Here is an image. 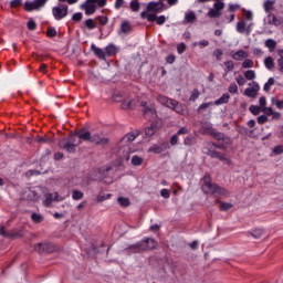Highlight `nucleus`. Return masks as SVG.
<instances>
[{
	"instance_id": "obj_40",
	"label": "nucleus",
	"mask_w": 283,
	"mask_h": 283,
	"mask_svg": "<svg viewBox=\"0 0 283 283\" xmlns=\"http://www.w3.org/2000/svg\"><path fill=\"white\" fill-rule=\"evenodd\" d=\"M198 98H200V91H198V88H195L189 97V101L196 102L198 101Z\"/></svg>"
},
{
	"instance_id": "obj_54",
	"label": "nucleus",
	"mask_w": 283,
	"mask_h": 283,
	"mask_svg": "<svg viewBox=\"0 0 283 283\" xmlns=\"http://www.w3.org/2000/svg\"><path fill=\"white\" fill-rule=\"evenodd\" d=\"M109 198H112V195L107 193V195H99L97 197V202H105V200H109Z\"/></svg>"
},
{
	"instance_id": "obj_5",
	"label": "nucleus",
	"mask_w": 283,
	"mask_h": 283,
	"mask_svg": "<svg viewBox=\"0 0 283 283\" xmlns=\"http://www.w3.org/2000/svg\"><path fill=\"white\" fill-rule=\"evenodd\" d=\"M140 107L146 120H154V118H156L157 116L156 106H154V104H148L147 102H140Z\"/></svg>"
},
{
	"instance_id": "obj_21",
	"label": "nucleus",
	"mask_w": 283,
	"mask_h": 283,
	"mask_svg": "<svg viewBox=\"0 0 283 283\" xmlns=\"http://www.w3.org/2000/svg\"><path fill=\"white\" fill-rule=\"evenodd\" d=\"M156 132H158V125L153 123V124H150V126L145 128V137L151 138V136H154V134H156Z\"/></svg>"
},
{
	"instance_id": "obj_3",
	"label": "nucleus",
	"mask_w": 283,
	"mask_h": 283,
	"mask_svg": "<svg viewBox=\"0 0 283 283\" xmlns=\"http://www.w3.org/2000/svg\"><path fill=\"white\" fill-rule=\"evenodd\" d=\"M107 0H86L81 4V10L85 11L86 17H92L96 12V8H105Z\"/></svg>"
},
{
	"instance_id": "obj_27",
	"label": "nucleus",
	"mask_w": 283,
	"mask_h": 283,
	"mask_svg": "<svg viewBox=\"0 0 283 283\" xmlns=\"http://www.w3.org/2000/svg\"><path fill=\"white\" fill-rule=\"evenodd\" d=\"M250 235H252V238H254V240H260V238H262V235H264V229H254V230L250 231Z\"/></svg>"
},
{
	"instance_id": "obj_6",
	"label": "nucleus",
	"mask_w": 283,
	"mask_h": 283,
	"mask_svg": "<svg viewBox=\"0 0 283 283\" xmlns=\"http://www.w3.org/2000/svg\"><path fill=\"white\" fill-rule=\"evenodd\" d=\"M224 10V2H214L213 8H211L207 15L209 19H220L222 17V11Z\"/></svg>"
},
{
	"instance_id": "obj_11",
	"label": "nucleus",
	"mask_w": 283,
	"mask_h": 283,
	"mask_svg": "<svg viewBox=\"0 0 283 283\" xmlns=\"http://www.w3.org/2000/svg\"><path fill=\"white\" fill-rule=\"evenodd\" d=\"M34 249L38 253H54V245L52 243H38Z\"/></svg>"
},
{
	"instance_id": "obj_46",
	"label": "nucleus",
	"mask_w": 283,
	"mask_h": 283,
	"mask_svg": "<svg viewBox=\"0 0 283 283\" xmlns=\"http://www.w3.org/2000/svg\"><path fill=\"white\" fill-rule=\"evenodd\" d=\"M211 105H213V103H211V102L202 103L201 105H199V107L197 109L198 114H200L205 109H209V107H211Z\"/></svg>"
},
{
	"instance_id": "obj_30",
	"label": "nucleus",
	"mask_w": 283,
	"mask_h": 283,
	"mask_svg": "<svg viewBox=\"0 0 283 283\" xmlns=\"http://www.w3.org/2000/svg\"><path fill=\"white\" fill-rule=\"evenodd\" d=\"M77 136H80V140H92V133L87 130H81Z\"/></svg>"
},
{
	"instance_id": "obj_39",
	"label": "nucleus",
	"mask_w": 283,
	"mask_h": 283,
	"mask_svg": "<svg viewBox=\"0 0 283 283\" xmlns=\"http://www.w3.org/2000/svg\"><path fill=\"white\" fill-rule=\"evenodd\" d=\"M52 202H54V195L53 193H48L45 196L44 206L50 207V205H52Z\"/></svg>"
},
{
	"instance_id": "obj_47",
	"label": "nucleus",
	"mask_w": 283,
	"mask_h": 283,
	"mask_svg": "<svg viewBox=\"0 0 283 283\" xmlns=\"http://www.w3.org/2000/svg\"><path fill=\"white\" fill-rule=\"evenodd\" d=\"M96 19L98 20L99 25H107V23H109V18L105 15H98Z\"/></svg>"
},
{
	"instance_id": "obj_61",
	"label": "nucleus",
	"mask_w": 283,
	"mask_h": 283,
	"mask_svg": "<svg viewBox=\"0 0 283 283\" xmlns=\"http://www.w3.org/2000/svg\"><path fill=\"white\" fill-rule=\"evenodd\" d=\"M242 67L244 70L249 69V67H253V61L252 60H245L243 63H242Z\"/></svg>"
},
{
	"instance_id": "obj_53",
	"label": "nucleus",
	"mask_w": 283,
	"mask_h": 283,
	"mask_svg": "<svg viewBox=\"0 0 283 283\" xmlns=\"http://www.w3.org/2000/svg\"><path fill=\"white\" fill-rule=\"evenodd\" d=\"M228 91L230 94H238V84L231 83Z\"/></svg>"
},
{
	"instance_id": "obj_7",
	"label": "nucleus",
	"mask_w": 283,
	"mask_h": 283,
	"mask_svg": "<svg viewBox=\"0 0 283 283\" xmlns=\"http://www.w3.org/2000/svg\"><path fill=\"white\" fill-rule=\"evenodd\" d=\"M45 3H48V0H33V1H27L24 3V10L25 12H32L34 10H41V8L45 7Z\"/></svg>"
},
{
	"instance_id": "obj_28",
	"label": "nucleus",
	"mask_w": 283,
	"mask_h": 283,
	"mask_svg": "<svg viewBox=\"0 0 283 283\" xmlns=\"http://www.w3.org/2000/svg\"><path fill=\"white\" fill-rule=\"evenodd\" d=\"M248 54L243 50H239L235 53H233L232 59L234 61H242V59H247Z\"/></svg>"
},
{
	"instance_id": "obj_43",
	"label": "nucleus",
	"mask_w": 283,
	"mask_h": 283,
	"mask_svg": "<svg viewBox=\"0 0 283 283\" xmlns=\"http://www.w3.org/2000/svg\"><path fill=\"white\" fill-rule=\"evenodd\" d=\"M130 10L133 12H138V10H140V3L136 0H132L130 1Z\"/></svg>"
},
{
	"instance_id": "obj_4",
	"label": "nucleus",
	"mask_w": 283,
	"mask_h": 283,
	"mask_svg": "<svg viewBox=\"0 0 283 283\" xmlns=\"http://www.w3.org/2000/svg\"><path fill=\"white\" fill-rule=\"evenodd\" d=\"M70 12V8L67 4L59 3L57 6L52 8V15L55 21H63L65 17H67Z\"/></svg>"
},
{
	"instance_id": "obj_17",
	"label": "nucleus",
	"mask_w": 283,
	"mask_h": 283,
	"mask_svg": "<svg viewBox=\"0 0 283 283\" xmlns=\"http://www.w3.org/2000/svg\"><path fill=\"white\" fill-rule=\"evenodd\" d=\"M95 143V145H107L109 143V139L107 137H101V135H91V142Z\"/></svg>"
},
{
	"instance_id": "obj_51",
	"label": "nucleus",
	"mask_w": 283,
	"mask_h": 283,
	"mask_svg": "<svg viewBox=\"0 0 283 283\" xmlns=\"http://www.w3.org/2000/svg\"><path fill=\"white\" fill-rule=\"evenodd\" d=\"M249 109L251 114H253L254 116H258L260 114V109L262 108L260 106L251 105Z\"/></svg>"
},
{
	"instance_id": "obj_45",
	"label": "nucleus",
	"mask_w": 283,
	"mask_h": 283,
	"mask_svg": "<svg viewBox=\"0 0 283 283\" xmlns=\"http://www.w3.org/2000/svg\"><path fill=\"white\" fill-rule=\"evenodd\" d=\"M117 201H118V205H120V207H129L130 205L129 199L125 197H119Z\"/></svg>"
},
{
	"instance_id": "obj_60",
	"label": "nucleus",
	"mask_w": 283,
	"mask_h": 283,
	"mask_svg": "<svg viewBox=\"0 0 283 283\" xmlns=\"http://www.w3.org/2000/svg\"><path fill=\"white\" fill-rule=\"evenodd\" d=\"M167 21V18L165 15H159L156 19L157 25H164V23Z\"/></svg>"
},
{
	"instance_id": "obj_20",
	"label": "nucleus",
	"mask_w": 283,
	"mask_h": 283,
	"mask_svg": "<svg viewBox=\"0 0 283 283\" xmlns=\"http://www.w3.org/2000/svg\"><path fill=\"white\" fill-rule=\"evenodd\" d=\"M263 9L266 14H272L271 11L275 10V0H265L263 3Z\"/></svg>"
},
{
	"instance_id": "obj_22",
	"label": "nucleus",
	"mask_w": 283,
	"mask_h": 283,
	"mask_svg": "<svg viewBox=\"0 0 283 283\" xmlns=\"http://www.w3.org/2000/svg\"><path fill=\"white\" fill-rule=\"evenodd\" d=\"M268 24L277 27V25H282V21H280V19H277L275 14L268 13Z\"/></svg>"
},
{
	"instance_id": "obj_57",
	"label": "nucleus",
	"mask_w": 283,
	"mask_h": 283,
	"mask_svg": "<svg viewBox=\"0 0 283 283\" xmlns=\"http://www.w3.org/2000/svg\"><path fill=\"white\" fill-rule=\"evenodd\" d=\"M185 50H187V44L186 43H180V44L177 45L178 54H184Z\"/></svg>"
},
{
	"instance_id": "obj_18",
	"label": "nucleus",
	"mask_w": 283,
	"mask_h": 283,
	"mask_svg": "<svg viewBox=\"0 0 283 283\" xmlns=\"http://www.w3.org/2000/svg\"><path fill=\"white\" fill-rule=\"evenodd\" d=\"M91 50H92L93 54H95V56H97V59L105 61V56H107L106 51H104L101 48H97L96 44L91 45Z\"/></svg>"
},
{
	"instance_id": "obj_64",
	"label": "nucleus",
	"mask_w": 283,
	"mask_h": 283,
	"mask_svg": "<svg viewBox=\"0 0 283 283\" xmlns=\"http://www.w3.org/2000/svg\"><path fill=\"white\" fill-rule=\"evenodd\" d=\"M273 154H276V155L283 154V145L275 146L273 148Z\"/></svg>"
},
{
	"instance_id": "obj_49",
	"label": "nucleus",
	"mask_w": 283,
	"mask_h": 283,
	"mask_svg": "<svg viewBox=\"0 0 283 283\" xmlns=\"http://www.w3.org/2000/svg\"><path fill=\"white\" fill-rule=\"evenodd\" d=\"M233 205L229 202H222L220 205V211H229V209H232Z\"/></svg>"
},
{
	"instance_id": "obj_52",
	"label": "nucleus",
	"mask_w": 283,
	"mask_h": 283,
	"mask_svg": "<svg viewBox=\"0 0 283 283\" xmlns=\"http://www.w3.org/2000/svg\"><path fill=\"white\" fill-rule=\"evenodd\" d=\"M222 49H216L213 51V56H216L217 61H222Z\"/></svg>"
},
{
	"instance_id": "obj_29",
	"label": "nucleus",
	"mask_w": 283,
	"mask_h": 283,
	"mask_svg": "<svg viewBox=\"0 0 283 283\" xmlns=\"http://www.w3.org/2000/svg\"><path fill=\"white\" fill-rule=\"evenodd\" d=\"M67 142L71 143V145H74V147H78L81 145V137L78 135H71Z\"/></svg>"
},
{
	"instance_id": "obj_38",
	"label": "nucleus",
	"mask_w": 283,
	"mask_h": 283,
	"mask_svg": "<svg viewBox=\"0 0 283 283\" xmlns=\"http://www.w3.org/2000/svg\"><path fill=\"white\" fill-rule=\"evenodd\" d=\"M166 149L165 145H160V146H153L150 148V151H153L154 154H163V151Z\"/></svg>"
},
{
	"instance_id": "obj_56",
	"label": "nucleus",
	"mask_w": 283,
	"mask_h": 283,
	"mask_svg": "<svg viewBox=\"0 0 283 283\" xmlns=\"http://www.w3.org/2000/svg\"><path fill=\"white\" fill-rule=\"evenodd\" d=\"M224 66L227 67L228 72H233V69L235 67L233 61H226Z\"/></svg>"
},
{
	"instance_id": "obj_14",
	"label": "nucleus",
	"mask_w": 283,
	"mask_h": 283,
	"mask_svg": "<svg viewBox=\"0 0 283 283\" xmlns=\"http://www.w3.org/2000/svg\"><path fill=\"white\" fill-rule=\"evenodd\" d=\"M169 109H174V112L181 115L185 114V112H187V107L184 104H180V102L176 99L172 101V104H170Z\"/></svg>"
},
{
	"instance_id": "obj_15",
	"label": "nucleus",
	"mask_w": 283,
	"mask_h": 283,
	"mask_svg": "<svg viewBox=\"0 0 283 283\" xmlns=\"http://www.w3.org/2000/svg\"><path fill=\"white\" fill-rule=\"evenodd\" d=\"M163 8H165V4L163 3V1L159 2H149L147 4V12H158L159 10H163Z\"/></svg>"
},
{
	"instance_id": "obj_12",
	"label": "nucleus",
	"mask_w": 283,
	"mask_h": 283,
	"mask_svg": "<svg viewBox=\"0 0 283 283\" xmlns=\"http://www.w3.org/2000/svg\"><path fill=\"white\" fill-rule=\"evenodd\" d=\"M203 135H210L212 136L216 140H222L223 143H226V145H231L232 140L231 137L224 135V133H201Z\"/></svg>"
},
{
	"instance_id": "obj_32",
	"label": "nucleus",
	"mask_w": 283,
	"mask_h": 283,
	"mask_svg": "<svg viewBox=\"0 0 283 283\" xmlns=\"http://www.w3.org/2000/svg\"><path fill=\"white\" fill-rule=\"evenodd\" d=\"M85 28H87V30H95V28L97 27L96 21H94V19H87L84 22Z\"/></svg>"
},
{
	"instance_id": "obj_41",
	"label": "nucleus",
	"mask_w": 283,
	"mask_h": 283,
	"mask_svg": "<svg viewBox=\"0 0 283 283\" xmlns=\"http://www.w3.org/2000/svg\"><path fill=\"white\" fill-rule=\"evenodd\" d=\"M244 77L247 78V81H253L255 78V71L253 70L245 71Z\"/></svg>"
},
{
	"instance_id": "obj_50",
	"label": "nucleus",
	"mask_w": 283,
	"mask_h": 283,
	"mask_svg": "<svg viewBox=\"0 0 283 283\" xmlns=\"http://www.w3.org/2000/svg\"><path fill=\"white\" fill-rule=\"evenodd\" d=\"M122 151H123V156H122V158L124 159V160H129V147L128 146H125V147H123L122 148Z\"/></svg>"
},
{
	"instance_id": "obj_36",
	"label": "nucleus",
	"mask_w": 283,
	"mask_h": 283,
	"mask_svg": "<svg viewBox=\"0 0 283 283\" xmlns=\"http://www.w3.org/2000/svg\"><path fill=\"white\" fill-rule=\"evenodd\" d=\"M123 109H134V102L130 99H126L122 103Z\"/></svg>"
},
{
	"instance_id": "obj_37",
	"label": "nucleus",
	"mask_w": 283,
	"mask_h": 283,
	"mask_svg": "<svg viewBox=\"0 0 283 283\" xmlns=\"http://www.w3.org/2000/svg\"><path fill=\"white\" fill-rule=\"evenodd\" d=\"M271 85H275V78L270 77L268 82L264 84L263 90L264 92H270Z\"/></svg>"
},
{
	"instance_id": "obj_62",
	"label": "nucleus",
	"mask_w": 283,
	"mask_h": 283,
	"mask_svg": "<svg viewBox=\"0 0 283 283\" xmlns=\"http://www.w3.org/2000/svg\"><path fill=\"white\" fill-rule=\"evenodd\" d=\"M259 104H260V108L261 111L263 109V107H266V97L262 96L259 98Z\"/></svg>"
},
{
	"instance_id": "obj_23",
	"label": "nucleus",
	"mask_w": 283,
	"mask_h": 283,
	"mask_svg": "<svg viewBox=\"0 0 283 283\" xmlns=\"http://www.w3.org/2000/svg\"><path fill=\"white\" fill-rule=\"evenodd\" d=\"M134 27H132V23L127 20L123 21L120 24V32H123V34H129V32H132Z\"/></svg>"
},
{
	"instance_id": "obj_35",
	"label": "nucleus",
	"mask_w": 283,
	"mask_h": 283,
	"mask_svg": "<svg viewBox=\"0 0 283 283\" xmlns=\"http://www.w3.org/2000/svg\"><path fill=\"white\" fill-rule=\"evenodd\" d=\"M210 158H217L218 160H227V158L224 157V155H222L220 151L217 150H212V153H210Z\"/></svg>"
},
{
	"instance_id": "obj_2",
	"label": "nucleus",
	"mask_w": 283,
	"mask_h": 283,
	"mask_svg": "<svg viewBox=\"0 0 283 283\" xmlns=\"http://www.w3.org/2000/svg\"><path fill=\"white\" fill-rule=\"evenodd\" d=\"M151 249H156V241L148 238L129 245L125 249V253L132 255V253H142V251H150Z\"/></svg>"
},
{
	"instance_id": "obj_44",
	"label": "nucleus",
	"mask_w": 283,
	"mask_h": 283,
	"mask_svg": "<svg viewBox=\"0 0 283 283\" xmlns=\"http://www.w3.org/2000/svg\"><path fill=\"white\" fill-rule=\"evenodd\" d=\"M83 196H84V193L80 190H73V192H72V198L74 200H83Z\"/></svg>"
},
{
	"instance_id": "obj_9",
	"label": "nucleus",
	"mask_w": 283,
	"mask_h": 283,
	"mask_svg": "<svg viewBox=\"0 0 283 283\" xmlns=\"http://www.w3.org/2000/svg\"><path fill=\"white\" fill-rule=\"evenodd\" d=\"M249 85L250 87L245 88L244 95L248 96L249 98H255V96H258V92H260V84L253 81Z\"/></svg>"
},
{
	"instance_id": "obj_1",
	"label": "nucleus",
	"mask_w": 283,
	"mask_h": 283,
	"mask_svg": "<svg viewBox=\"0 0 283 283\" xmlns=\"http://www.w3.org/2000/svg\"><path fill=\"white\" fill-rule=\"evenodd\" d=\"M201 189L205 193H210L211 196H216V198H218V196H227V193H229L227 189L212 184L211 176L209 174L203 176V185Z\"/></svg>"
},
{
	"instance_id": "obj_31",
	"label": "nucleus",
	"mask_w": 283,
	"mask_h": 283,
	"mask_svg": "<svg viewBox=\"0 0 283 283\" xmlns=\"http://www.w3.org/2000/svg\"><path fill=\"white\" fill-rule=\"evenodd\" d=\"M143 163H145V159H143V157H140L138 155H134L132 157V165H134V167H140V165H143Z\"/></svg>"
},
{
	"instance_id": "obj_26",
	"label": "nucleus",
	"mask_w": 283,
	"mask_h": 283,
	"mask_svg": "<svg viewBox=\"0 0 283 283\" xmlns=\"http://www.w3.org/2000/svg\"><path fill=\"white\" fill-rule=\"evenodd\" d=\"M229 98H231L229 93H224L219 99L214 101V105H226V103H229Z\"/></svg>"
},
{
	"instance_id": "obj_48",
	"label": "nucleus",
	"mask_w": 283,
	"mask_h": 283,
	"mask_svg": "<svg viewBox=\"0 0 283 283\" xmlns=\"http://www.w3.org/2000/svg\"><path fill=\"white\" fill-rule=\"evenodd\" d=\"M46 35L50 38V39H54V36H56V28L54 27H50L46 31Z\"/></svg>"
},
{
	"instance_id": "obj_10",
	"label": "nucleus",
	"mask_w": 283,
	"mask_h": 283,
	"mask_svg": "<svg viewBox=\"0 0 283 283\" xmlns=\"http://www.w3.org/2000/svg\"><path fill=\"white\" fill-rule=\"evenodd\" d=\"M0 235H3V238H23V230H11L6 231L3 227L0 228Z\"/></svg>"
},
{
	"instance_id": "obj_42",
	"label": "nucleus",
	"mask_w": 283,
	"mask_h": 283,
	"mask_svg": "<svg viewBox=\"0 0 283 283\" xmlns=\"http://www.w3.org/2000/svg\"><path fill=\"white\" fill-rule=\"evenodd\" d=\"M265 45L269 48V50H275L277 42H275L273 39H268L265 41Z\"/></svg>"
},
{
	"instance_id": "obj_58",
	"label": "nucleus",
	"mask_w": 283,
	"mask_h": 283,
	"mask_svg": "<svg viewBox=\"0 0 283 283\" xmlns=\"http://www.w3.org/2000/svg\"><path fill=\"white\" fill-rule=\"evenodd\" d=\"M83 19V13L77 12L72 15V21H75L76 23Z\"/></svg>"
},
{
	"instance_id": "obj_63",
	"label": "nucleus",
	"mask_w": 283,
	"mask_h": 283,
	"mask_svg": "<svg viewBox=\"0 0 283 283\" xmlns=\"http://www.w3.org/2000/svg\"><path fill=\"white\" fill-rule=\"evenodd\" d=\"M28 30H31V31L36 30V22H34V20H30L28 22Z\"/></svg>"
},
{
	"instance_id": "obj_16",
	"label": "nucleus",
	"mask_w": 283,
	"mask_h": 283,
	"mask_svg": "<svg viewBox=\"0 0 283 283\" xmlns=\"http://www.w3.org/2000/svg\"><path fill=\"white\" fill-rule=\"evenodd\" d=\"M140 134V130L136 129L133 130L128 134H126L123 138H122V143H134V140H136V138H138V135Z\"/></svg>"
},
{
	"instance_id": "obj_8",
	"label": "nucleus",
	"mask_w": 283,
	"mask_h": 283,
	"mask_svg": "<svg viewBox=\"0 0 283 283\" xmlns=\"http://www.w3.org/2000/svg\"><path fill=\"white\" fill-rule=\"evenodd\" d=\"M235 30L239 34H247L249 36L253 32V23L247 25V21L241 20L237 23Z\"/></svg>"
},
{
	"instance_id": "obj_25",
	"label": "nucleus",
	"mask_w": 283,
	"mask_h": 283,
	"mask_svg": "<svg viewBox=\"0 0 283 283\" xmlns=\"http://www.w3.org/2000/svg\"><path fill=\"white\" fill-rule=\"evenodd\" d=\"M105 52L107 56H114V54L118 53V48H116L114 44H109L105 48Z\"/></svg>"
},
{
	"instance_id": "obj_13",
	"label": "nucleus",
	"mask_w": 283,
	"mask_h": 283,
	"mask_svg": "<svg viewBox=\"0 0 283 283\" xmlns=\"http://www.w3.org/2000/svg\"><path fill=\"white\" fill-rule=\"evenodd\" d=\"M60 149H64V151H67V154H76V147L74 144L67 142V139H64L59 143Z\"/></svg>"
},
{
	"instance_id": "obj_24",
	"label": "nucleus",
	"mask_w": 283,
	"mask_h": 283,
	"mask_svg": "<svg viewBox=\"0 0 283 283\" xmlns=\"http://www.w3.org/2000/svg\"><path fill=\"white\" fill-rule=\"evenodd\" d=\"M196 12L189 11L185 13V22L186 23H196Z\"/></svg>"
},
{
	"instance_id": "obj_59",
	"label": "nucleus",
	"mask_w": 283,
	"mask_h": 283,
	"mask_svg": "<svg viewBox=\"0 0 283 283\" xmlns=\"http://www.w3.org/2000/svg\"><path fill=\"white\" fill-rule=\"evenodd\" d=\"M235 81H237L238 85H240V86L247 85V80H244V76H242V75H238Z\"/></svg>"
},
{
	"instance_id": "obj_55",
	"label": "nucleus",
	"mask_w": 283,
	"mask_h": 283,
	"mask_svg": "<svg viewBox=\"0 0 283 283\" xmlns=\"http://www.w3.org/2000/svg\"><path fill=\"white\" fill-rule=\"evenodd\" d=\"M20 6H23V0H12L10 2L11 8H20Z\"/></svg>"
},
{
	"instance_id": "obj_34",
	"label": "nucleus",
	"mask_w": 283,
	"mask_h": 283,
	"mask_svg": "<svg viewBox=\"0 0 283 283\" xmlns=\"http://www.w3.org/2000/svg\"><path fill=\"white\" fill-rule=\"evenodd\" d=\"M264 65L268 70H273V67H275V62L273 61V57L271 56H268L265 60H264Z\"/></svg>"
},
{
	"instance_id": "obj_33",
	"label": "nucleus",
	"mask_w": 283,
	"mask_h": 283,
	"mask_svg": "<svg viewBox=\"0 0 283 283\" xmlns=\"http://www.w3.org/2000/svg\"><path fill=\"white\" fill-rule=\"evenodd\" d=\"M31 220L33 222H35V224H41V222H43L44 218H43L42 214H39V213L34 212V213L31 214Z\"/></svg>"
},
{
	"instance_id": "obj_19",
	"label": "nucleus",
	"mask_w": 283,
	"mask_h": 283,
	"mask_svg": "<svg viewBox=\"0 0 283 283\" xmlns=\"http://www.w3.org/2000/svg\"><path fill=\"white\" fill-rule=\"evenodd\" d=\"M157 101L158 103H160V105H164L165 107H171L174 99L165 96V95H158L157 96Z\"/></svg>"
}]
</instances>
